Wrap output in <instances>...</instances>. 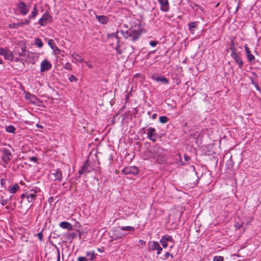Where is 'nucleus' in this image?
Returning a JSON list of instances; mask_svg holds the SVG:
<instances>
[{"label":"nucleus","instance_id":"680f3d73","mask_svg":"<svg viewBox=\"0 0 261 261\" xmlns=\"http://www.w3.org/2000/svg\"><path fill=\"white\" fill-rule=\"evenodd\" d=\"M176 156H177V158H178L179 159V160L181 161V155L179 154H177V155H176Z\"/></svg>","mask_w":261,"mask_h":261},{"label":"nucleus","instance_id":"6e6d98bb","mask_svg":"<svg viewBox=\"0 0 261 261\" xmlns=\"http://www.w3.org/2000/svg\"><path fill=\"white\" fill-rule=\"evenodd\" d=\"M157 117V114L156 113H154L152 115L151 118L152 119H155Z\"/></svg>","mask_w":261,"mask_h":261},{"label":"nucleus","instance_id":"603ef678","mask_svg":"<svg viewBox=\"0 0 261 261\" xmlns=\"http://www.w3.org/2000/svg\"><path fill=\"white\" fill-rule=\"evenodd\" d=\"M140 132L141 133H142V134H145L146 133V128L145 127H144L143 128H142L140 130Z\"/></svg>","mask_w":261,"mask_h":261},{"label":"nucleus","instance_id":"7ed1b4c3","mask_svg":"<svg viewBox=\"0 0 261 261\" xmlns=\"http://www.w3.org/2000/svg\"><path fill=\"white\" fill-rule=\"evenodd\" d=\"M27 47L25 44L20 45L15 47L13 50V55H18L19 57H25L27 55Z\"/></svg>","mask_w":261,"mask_h":261},{"label":"nucleus","instance_id":"864d4df0","mask_svg":"<svg viewBox=\"0 0 261 261\" xmlns=\"http://www.w3.org/2000/svg\"><path fill=\"white\" fill-rule=\"evenodd\" d=\"M60 251L58 249V256H57V261H60Z\"/></svg>","mask_w":261,"mask_h":261},{"label":"nucleus","instance_id":"69168bd1","mask_svg":"<svg viewBox=\"0 0 261 261\" xmlns=\"http://www.w3.org/2000/svg\"><path fill=\"white\" fill-rule=\"evenodd\" d=\"M128 97H129V93H127V94H126V96H125V98H126V99H128Z\"/></svg>","mask_w":261,"mask_h":261},{"label":"nucleus","instance_id":"4be33fe9","mask_svg":"<svg viewBox=\"0 0 261 261\" xmlns=\"http://www.w3.org/2000/svg\"><path fill=\"white\" fill-rule=\"evenodd\" d=\"M98 22L102 24H106L107 23L109 18L107 16L105 15H97L95 16Z\"/></svg>","mask_w":261,"mask_h":261},{"label":"nucleus","instance_id":"c85d7f7f","mask_svg":"<svg viewBox=\"0 0 261 261\" xmlns=\"http://www.w3.org/2000/svg\"><path fill=\"white\" fill-rule=\"evenodd\" d=\"M229 49L231 50V54L230 55H232V54H234L237 53V51H236V46H235V44H234L233 40H232L231 41V44H230V45Z\"/></svg>","mask_w":261,"mask_h":261},{"label":"nucleus","instance_id":"412c9836","mask_svg":"<svg viewBox=\"0 0 261 261\" xmlns=\"http://www.w3.org/2000/svg\"><path fill=\"white\" fill-rule=\"evenodd\" d=\"M59 226L61 228H62L63 229H67L68 230H72L73 229V226H72V224L68 222H66V221L61 222L59 224Z\"/></svg>","mask_w":261,"mask_h":261},{"label":"nucleus","instance_id":"5fc2aeb1","mask_svg":"<svg viewBox=\"0 0 261 261\" xmlns=\"http://www.w3.org/2000/svg\"><path fill=\"white\" fill-rule=\"evenodd\" d=\"M252 84H254V85L255 86V87H256V89H257V90H259L260 88H259V86H258V85H257V84H256L255 83H254V82H252Z\"/></svg>","mask_w":261,"mask_h":261},{"label":"nucleus","instance_id":"de8ad7c7","mask_svg":"<svg viewBox=\"0 0 261 261\" xmlns=\"http://www.w3.org/2000/svg\"><path fill=\"white\" fill-rule=\"evenodd\" d=\"M242 227V225L239 223H236L234 224V227L236 229H239Z\"/></svg>","mask_w":261,"mask_h":261},{"label":"nucleus","instance_id":"72a5a7b5","mask_svg":"<svg viewBox=\"0 0 261 261\" xmlns=\"http://www.w3.org/2000/svg\"><path fill=\"white\" fill-rule=\"evenodd\" d=\"M169 257H170L172 259L174 258V256L172 254L170 253L169 252H167L164 255V260H167Z\"/></svg>","mask_w":261,"mask_h":261},{"label":"nucleus","instance_id":"f257e3e1","mask_svg":"<svg viewBox=\"0 0 261 261\" xmlns=\"http://www.w3.org/2000/svg\"><path fill=\"white\" fill-rule=\"evenodd\" d=\"M119 32L125 38L132 37L133 41L137 40L141 35V32L140 30H136L133 28H130L126 31L120 30Z\"/></svg>","mask_w":261,"mask_h":261},{"label":"nucleus","instance_id":"49530a36","mask_svg":"<svg viewBox=\"0 0 261 261\" xmlns=\"http://www.w3.org/2000/svg\"><path fill=\"white\" fill-rule=\"evenodd\" d=\"M24 198H27V191H25V192L24 193H23V194H22L21 195V196H20V199H21L20 202H22V201H23V200Z\"/></svg>","mask_w":261,"mask_h":261},{"label":"nucleus","instance_id":"338daca9","mask_svg":"<svg viewBox=\"0 0 261 261\" xmlns=\"http://www.w3.org/2000/svg\"><path fill=\"white\" fill-rule=\"evenodd\" d=\"M193 5L194 6V7H199V6L197 4H193Z\"/></svg>","mask_w":261,"mask_h":261},{"label":"nucleus","instance_id":"a19ab883","mask_svg":"<svg viewBox=\"0 0 261 261\" xmlns=\"http://www.w3.org/2000/svg\"><path fill=\"white\" fill-rule=\"evenodd\" d=\"M69 80L70 82H76L77 79L74 75H71L69 77Z\"/></svg>","mask_w":261,"mask_h":261},{"label":"nucleus","instance_id":"f704fd0d","mask_svg":"<svg viewBox=\"0 0 261 261\" xmlns=\"http://www.w3.org/2000/svg\"><path fill=\"white\" fill-rule=\"evenodd\" d=\"M31 21L30 19H27L24 21L18 22V24L19 27H21L23 25H28L30 23Z\"/></svg>","mask_w":261,"mask_h":261},{"label":"nucleus","instance_id":"39448f33","mask_svg":"<svg viewBox=\"0 0 261 261\" xmlns=\"http://www.w3.org/2000/svg\"><path fill=\"white\" fill-rule=\"evenodd\" d=\"M2 151V160L5 164H8L12 159L13 155L12 153L9 149L6 148H3Z\"/></svg>","mask_w":261,"mask_h":261},{"label":"nucleus","instance_id":"2f4dec72","mask_svg":"<svg viewBox=\"0 0 261 261\" xmlns=\"http://www.w3.org/2000/svg\"><path fill=\"white\" fill-rule=\"evenodd\" d=\"M6 132L8 133H15L16 128L13 125H9L8 126L6 127Z\"/></svg>","mask_w":261,"mask_h":261},{"label":"nucleus","instance_id":"bb28decb","mask_svg":"<svg viewBox=\"0 0 261 261\" xmlns=\"http://www.w3.org/2000/svg\"><path fill=\"white\" fill-rule=\"evenodd\" d=\"M87 257H89V260L90 261L93 260L95 258L96 254L95 253L94 251H87L86 254Z\"/></svg>","mask_w":261,"mask_h":261},{"label":"nucleus","instance_id":"ddd939ff","mask_svg":"<svg viewBox=\"0 0 261 261\" xmlns=\"http://www.w3.org/2000/svg\"><path fill=\"white\" fill-rule=\"evenodd\" d=\"M40 72H44L50 70L52 67L51 64L47 60H44L41 63Z\"/></svg>","mask_w":261,"mask_h":261},{"label":"nucleus","instance_id":"cd10ccee","mask_svg":"<svg viewBox=\"0 0 261 261\" xmlns=\"http://www.w3.org/2000/svg\"><path fill=\"white\" fill-rule=\"evenodd\" d=\"M120 229L123 231H135V227L133 226H120L119 227Z\"/></svg>","mask_w":261,"mask_h":261},{"label":"nucleus","instance_id":"c756f323","mask_svg":"<svg viewBox=\"0 0 261 261\" xmlns=\"http://www.w3.org/2000/svg\"><path fill=\"white\" fill-rule=\"evenodd\" d=\"M34 45L38 46L39 48H41L43 46V43L42 40L40 38H35Z\"/></svg>","mask_w":261,"mask_h":261},{"label":"nucleus","instance_id":"473e14b6","mask_svg":"<svg viewBox=\"0 0 261 261\" xmlns=\"http://www.w3.org/2000/svg\"><path fill=\"white\" fill-rule=\"evenodd\" d=\"M168 120L169 119L165 116H162L159 117V121L161 123H166Z\"/></svg>","mask_w":261,"mask_h":261},{"label":"nucleus","instance_id":"20e7f679","mask_svg":"<svg viewBox=\"0 0 261 261\" xmlns=\"http://www.w3.org/2000/svg\"><path fill=\"white\" fill-rule=\"evenodd\" d=\"M0 55L3 56L6 60L11 61L14 59L13 53L8 48L0 47Z\"/></svg>","mask_w":261,"mask_h":261},{"label":"nucleus","instance_id":"a878e982","mask_svg":"<svg viewBox=\"0 0 261 261\" xmlns=\"http://www.w3.org/2000/svg\"><path fill=\"white\" fill-rule=\"evenodd\" d=\"M20 189V187L17 184H15L12 187H10L9 191L11 194L16 193Z\"/></svg>","mask_w":261,"mask_h":261},{"label":"nucleus","instance_id":"e433bc0d","mask_svg":"<svg viewBox=\"0 0 261 261\" xmlns=\"http://www.w3.org/2000/svg\"><path fill=\"white\" fill-rule=\"evenodd\" d=\"M213 261H224V258L221 256H215L213 258Z\"/></svg>","mask_w":261,"mask_h":261},{"label":"nucleus","instance_id":"a211bd4d","mask_svg":"<svg viewBox=\"0 0 261 261\" xmlns=\"http://www.w3.org/2000/svg\"><path fill=\"white\" fill-rule=\"evenodd\" d=\"M89 166V160H87L84 165H83L81 169L79 171L80 175H82L84 173H89L90 172V170L88 169V167Z\"/></svg>","mask_w":261,"mask_h":261},{"label":"nucleus","instance_id":"6ab92c4d","mask_svg":"<svg viewBox=\"0 0 261 261\" xmlns=\"http://www.w3.org/2000/svg\"><path fill=\"white\" fill-rule=\"evenodd\" d=\"M199 24L198 21H192L189 22L188 24L189 30L193 34L195 30L197 28V26Z\"/></svg>","mask_w":261,"mask_h":261},{"label":"nucleus","instance_id":"bf43d9fd","mask_svg":"<svg viewBox=\"0 0 261 261\" xmlns=\"http://www.w3.org/2000/svg\"><path fill=\"white\" fill-rule=\"evenodd\" d=\"M185 157V159L186 161H188L189 160H190V157H189L188 156H187V155H185L184 156Z\"/></svg>","mask_w":261,"mask_h":261},{"label":"nucleus","instance_id":"c9c22d12","mask_svg":"<svg viewBox=\"0 0 261 261\" xmlns=\"http://www.w3.org/2000/svg\"><path fill=\"white\" fill-rule=\"evenodd\" d=\"M35 53L29 51L28 53H27V55L25 57H27L29 59L31 58L33 60L35 57Z\"/></svg>","mask_w":261,"mask_h":261},{"label":"nucleus","instance_id":"dca6fc26","mask_svg":"<svg viewBox=\"0 0 261 261\" xmlns=\"http://www.w3.org/2000/svg\"><path fill=\"white\" fill-rule=\"evenodd\" d=\"M161 5V10L164 12H167L169 10V5L168 0H158Z\"/></svg>","mask_w":261,"mask_h":261},{"label":"nucleus","instance_id":"774afa93","mask_svg":"<svg viewBox=\"0 0 261 261\" xmlns=\"http://www.w3.org/2000/svg\"><path fill=\"white\" fill-rule=\"evenodd\" d=\"M3 64V60L1 59H0V64Z\"/></svg>","mask_w":261,"mask_h":261},{"label":"nucleus","instance_id":"b1692460","mask_svg":"<svg viewBox=\"0 0 261 261\" xmlns=\"http://www.w3.org/2000/svg\"><path fill=\"white\" fill-rule=\"evenodd\" d=\"M37 14H38V10L37 9L36 4H35L33 7V9L31 12V15H29L28 16V19H30V20H31V19H34L36 17V16H37Z\"/></svg>","mask_w":261,"mask_h":261},{"label":"nucleus","instance_id":"e2e57ef3","mask_svg":"<svg viewBox=\"0 0 261 261\" xmlns=\"http://www.w3.org/2000/svg\"><path fill=\"white\" fill-rule=\"evenodd\" d=\"M37 126L38 128H42L43 127L42 125H41L40 124H37Z\"/></svg>","mask_w":261,"mask_h":261},{"label":"nucleus","instance_id":"4d7b16f0","mask_svg":"<svg viewBox=\"0 0 261 261\" xmlns=\"http://www.w3.org/2000/svg\"><path fill=\"white\" fill-rule=\"evenodd\" d=\"M139 243H140V244H141V245H145V241H143V240H140L139 241Z\"/></svg>","mask_w":261,"mask_h":261},{"label":"nucleus","instance_id":"2eb2a0df","mask_svg":"<svg viewBox=\"0 0 261 261\" xmlns=\"http://www.w3.org/2000/svg\"><path fill=\"white\" fill-rule=\"evenodd\" d=\"M51 174L54 177L53 179L54 181H58L60 182L62 181L63 177L62 172L60 169L54 170Z\"/></svg>","mask_w":261,"mask_h":261},{"label":"nucleus","instance_id":"5701e85b","mask_svg":"<svg viewBox=\"0 0 261 261\" xmlns=\"http://www.w3.org/2000/svg\"><path fill=\"white\" fill-rule=\"evenodd\" d=\"M118 32H119V31H117L116 33H113L112 36H115V38L117 39V45L116 46L115 49L116 50L117 53H118L119 55H121L122 54V51L120 49V47L119 45L120 40H119V37H118V36L117 35V33H118Z\"/></svg>","mask_w":261,"mask_h":261},{"label":"nucleus","instance_id":"9d476101","mask_svg":"<svg viewBox=\"0 0 261 261\" xmlns=\"http://www.w3.org/2000/svg\"><path fill=\"white\" fill-rule=\"evenodd\" d=\"M52 20V17L47 11L43 15L42 17L39 19L38 23L41 26L45 25L47 22H49Z\"/></svg>","mask_w":261,"mask_h":261},{"label":"nucleus","instance_id":"f03ea898","mask_svg":"<svg viewBox=\"0 0 261 261\" xmlns=\"http://www.w3.org/2000/svg\"><path fill=\"white\" fill-rule=\"evenodd\" d=\"M27 199L28 202H33L35 201L37 197V193L40 191L39 188L35 187L29 190H27Z\"/></svg>","mask_w":261,"mask_h":261},{"label":"nucleus","instance_id":"423d86ee","mask_svg":"<svg viewBox=\"0 0 261 261\" xmlns=\"http://www.w3.org/2000/svg\"><path fill=\"white\" fill-rule=\"evenodd\" d=\"M125 175H136L139 173L138 168L136 166H128L125 167L122 171Z\"/></svg>","mask_w":261,"mask_h":261},{"label":"nucleus","instance_id":"3c124183","mask_svg":"<svg viewBox=\"0 0 261 261\" xmlns=\"http://www.w3.org/2000/svg\"><path fill=\"white\" fill-rule=\"evenodd\" d=\"M97 250L99 252H103L105 251V247H101L100 248H98Z\"/></svg>","mask_w":261,"mask_h":261},{"label":"nucleus","instance_id":"aec40b11","mask_svg":"<svg viewBox=\"0 0 261 261\" xmlns=\"http://www.w3.org/2000/svg\"><path fill=\"white\" fill-rule=\"evenodd\" d=\"M244 48L247 54V58L248 60V61L250 62H252L255 59L254 56L251 54V51L246 44L244 45Z\"/></svg>","mask_w":261,"mask_h":261},{"label":"nucleus","instance_id":"c03bdc74","mask_svg":"<svg viewBox=\"0 0 261 261\" xmlns=\"http://www.w3.org/2000/svg\"><path fill=\"white\" fill-rule=\"evenodd\" d=\"M19 26L18 23H12L9 24V28L11 29H16L18 28Z\"/></svg>","mask_w":261,"mask_h":261},{"label":"nucleus","instance_id":"ea45409f","mask_svg":"<svg viewBox=\"0 0 261 261\" xmlns=\"http://www.w3.org/2000/svg\"><path fill=\"white\" fill-rule=\"evenodd\" d=\"M12 197V196H11L9 199H2L0 201V202L1 203V204L2 205H3V206L6 205L8 203L9 200H10L11 199Z\"/></svg>","mask_w":261,"mask_h":261},{"label":"nucleus","instance_id":"0eeeda50","mask_svg":"<svg viewBox=\"0 0 261 261\" xmlns=\"http://www.w3.org/2000/svg\"><path fill=\"white\" fill-rule=\"evenodd\" d=\"M148 249L150 251H157L158 255H160L163 250L162 248L160 246L159 242L156 241L149 242L148 243Z\"/></svg>","mask_w":261,"mask_h":261},{"label":"nucleus","instance_id":"8fccbe9b","mask_svg":"<svg viewBox=\"0 0 261 261\" xmlns=\"http://www.w3.org/2000/svg\"><path fill=\"white\" fill-rule=\"evenodd\" d=\"M37 236L38 237V238L40 241H42L43 239V234L41 232H40L37 233Z\"/></svg>","mask_w":261,"mask_h":261},{"label":"nucleus","instance_id":"09e8293b","mask_svg":"<svg viewBox=\"0 0 261 261\" xmlns=\"http://www.w3.org/2000/svg\"><path fill=\"white\" fill-rule=\"evenodd\" d=\"M84 62L86 64V65L87 66V67L89 68H90V69L93 68V66L92 64H91V63H89L88 62L85 61H84Z\"/></svg>","mask_w":261,"mask_h":261},{"label":"nucleus","instance_id":"6e6552de","mask_svg":"<svg viewBox=\"0 0 261 261\" xmlns=\"http://www.w3.org/2000/svg\"><path fill=\"white\" fill-rule=\"evenodd\" d=\"M151 78L154 81L161 82L163 84L168 85L169 83V80L166 77L158 73L152 74Z\"/></svg>","mask_w":261,"mask_h":261},{"label":"nucleus","instance_id":"79ce46f5","mask_svg":"<svg viewBox=\"0 0 261 261\" xmlns=\"http://www.w3.org/2000/svg\"><path fill=\"white\" fill-rule=\"evenodd\" d=\"M77 261H89V259L86 257L79 256L77 258Z\"/></svg>","mask_w":261,"mask_h":261},{"label":"nucleus","instance_id":"393cba45","mask_svg":"<svg viewBox=\"0 0 261 261\" xmlns=\"http://www.w3.org/2000/svg\"><path fill=\"white\" fill-rule=\"evenodd\" d=\"M72 58L74 59L76 62L79 63H83L84 62V59L78 54L73 53L71 55Z\"/></svg>","mask_w":261,"mask_h":261},{"label":"nucleus","instance_id":"37998d69","mask_svg":"<svg viewBox=\"0 0 261 261\" xmlns=\"http://www.w3.org/2000/svg\"><path fill=\"white\" fill-rule=\"evenodd\" d=\"M159 43V42L157 41L154 40H151L149 42V44L152 47H155Z\"/></svg>","mask_w":261,"mask_h":261},{"label":"nucleus","instance_id":"a18cd8bd","mask_svg":"<svg viewBox=\"0 0 261 261\" xmlns=\"http://www.w3.org/2000/svg\"><path fill=\"white\" fill-rule=\"evenodd\" d=\"M29 160L31 162H33L34 163H37L38 161V159L36 156H32L29 158Z\"/></svg>","mask_w":261,"mask_h":261},{"label":"nucleus","instance_id":"f8f14e48","mask_svg":"<svg viewBox=\"0 0 261 261\" xmlns=\"http://www.w3.org/2000/svg\"><path fill=\"white\" fill-rule=\"evenodd\" d=\"M147 131L148 139L152 141L153 142H155L156 141L158 136L155 129L154 128L150 127L147 128Z\"/></svg>","mask_w":261,"mask_h":261},{"label":"nucleus","instance_id":"4468645a","mask_svg":"<svg viewBox=\"0 0 261 261\" xmlns=\"http://www.w3.org/2000/svg\"><path fill=\"white\" fill-rule=\"evenodd\" d=\"M231 57L234 60V62L238 65L240 69H242L243 67L244 62L241 57L238 53L230 55Z\"/></svg>","mask_w":261,"mask_h":261},{"label":"nucleus","instance_id":"58836bf2","mask_svg":"<svg viewBox=\"0 0 261 261\" xmlns=\"http://www.w3.org/2000/svg\"><path fill=\"white\" fill-rule=\"evenodd\" d=\"M64 68H65L66 69H67V70H69V71H71V70H72V65H71V64L70 63H69V62H67V63H66L65 64V65H64Z\"/></svg>","mask_w":261,"mask_h":261},{"label":"nucleus","instance_id":"13d9d810","mask_svg":"<svg viewBox=\"0 0 261 261\" xmlns=\"http://www.w3.org/2000/svg\"><path fill=\"white\" fill-rule=\"evenodd\" d=\"M4 184H5V179L3 178H2L1 179V184L2 186H3L4 185Z\"/></svg>","mask_w":261,"mask_h":261},{"label":"nucleus","instance_id":"1a4fd4ad","mask_svg":"<svg viewBox=\"0 0 261 261\" xmlns=\"http://www.w3.org/2000/svg\"><path fill=\"white\" fill-rule=\"evenodd\" d=\"M17 7L19 10V13L23 15H26L29 12V9L27 7L26 4L23 1H20L17 4Z\"/></svg>","mask_w":261,"mask_h":261},{"label":"nucleus","instance_id":"9b49d317","mask_svg":"<svg viewBox=\"0 0 261 261\" xmlns=\"http://www.w3.org/2000/svg\"><path fill=\"white\" fill-rule=\"evenodd\" d=\"M164 151V149L163 148L155 146L151 149L150 152L152 154L153 158H157L158 160V158L162 155Z\"/></svg>","mask_w":261,"mask_h":261},{"label":"nucleus","instance_id":"7c9ffc66","mask_svg":"<svg viewBox=\"0 0 261 261\" xmlns=\"http://www.w3.org/2000/svg\"><path fill=\"white\" fill-rule=\"evenodd\" d=\"M163 240H164L165 241L168 242H174V240L172 237V236H169V235H165V236H164L162 237V238Z\"/></svg>","mask_w":261,"mask_h":261},{"label":"nucleus","instance_id":"0e129e2a","mask_svg":"<svg viewBox=\"0 0 261 261\" xmlns=\"http://www.w3.org/2000/svg\"><path fill=\"white\" fill-rule=\"evenodd\" d=\"M20 60V59L19 58H16V59H15V61H16V62L19 61Z\"/></svg>","mask_w":261,"mask_h":261},{"label":"nucleus","instance_id":"4c0bfd02","mask_svg":"<svg viewBox=\"0 0 261 261\" xmlns=\"http://www.w3.org/2000/svg\"><path fill=\"white\" fill-rule=\"evenodd\" d=\"M160 243L164 248H167L168 246L167 242L165 241L162 239H160Z\"/></svg>","mask_w":261,"mask_h":261},{"label":"nucleus","instance_id":"052dcab7","mask_svg":"<svg viewBox=\"0 0 261 261\" xmlns=\"http://www.w3.org/2000/svg\"><path fill=\"white\" fill-rule=\"evenodd\" d=\"M239 9V4L238 5V6L236 8V11H234V13H236L238 12Z\"/></svg>","mask_w":261,"mask_h":261},{"label":"nucleus","instance_id":"f3484780","mask_svg":"<svg viewBox=\"0 0 261 261\" xmlns=\"http://www.w3.org/2000/svg\"><path fill=\"white\" fill-rule=\"evenodd\" d=\"M48 44L55 52L56 54H60L61 53L60 49L55 44L54 41L53 39H49L48 41Z\"/></svg>","mask_w":261,"mask_h":261}]
</instances>
